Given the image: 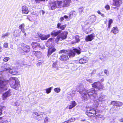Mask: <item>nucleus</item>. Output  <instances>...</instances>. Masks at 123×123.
I'll return each instance as SVG.
<instances>
[{
  "mask_svg": "<svg viewBox=\"0 0 123 123\" xmlns=\"http://www.w3.org/2000/svg\"><path fill=\"white\" fill-rule=\"evenodd\" d=\"M10 69V65L8 64L0 67V91H1L7 89L8 84L9 82L11 87L16 90H18L20 86L19 81L17 78L11 77L9 80L4 79L3 75L4 72L6 71L9 72Z\"/></svg>",
  "mask_w": 123,
  "mask_h": 123,
  "instance_id": "obj_1",
  "label": "nucleus"
},
{
  "mask_svg": "<svg viewBox=\"0 0 123 123\" xmlns=\"http://www.w3.org/2000/svg\"><path fill=\"white\" fill-rule=\"evenodd\" d=\"M83 87V85L81 84L79 87H77L76 88L77 91L79 92L81 94L82 100H86L89 98L92 99V97L95 98L97 95V92L94 90L89 91L84 88Z\"/></svg>",
  "mask_w": 123,
  "mask_h": 123,
  "instance_id": "obj_2",
  "label": "nucleus"
},
{
  "mask_svg": "<svg viewBox=\"0 0 123 123\" xmlns=\"http://www.w3.org/2000/svg\"><path fill=\"white\" fill-rule=\"evenodd\" d=\"M68 33L67 31H64L61 33L60 35H58L55 40L57 43H58L59 41H62L67 38Z\"/></svg>",
  "mask_w": 123,
  "mask_h": 123,
  "instance_id": "obj_3",
  "label": "nucleus"
},
{
  "mask_svg": "<svg viewBox=\"0 0 123 123\" xmlns=\"http://www.w3.org/2000/svg\"><path fill=\"white\" fill-rule=\"evenodd\" d=\"M86 114L89 117H93L96 114V111L94 108L90 107L87 108Z\"/></svg>",
  "mask_w": 123,
  "mask_h": 123,
  "instance_id": "obj_4",
  "label": "nucleus"
},
{
  "mask_svg": "<svg viewBox=\"0 0 123 123\" xmlns=\"http://www.w3.org/2000/svg\"><path fill=\"white\" fill-rule=\"evenodd\" d=\"M44 113L43 112H34L33 115L35 117V118L38 121H41L42 120L43 117V115Z\"/></svg>",
  "mask_w": 123,
  "mask_h": 123,
  "instance_id": "obj_5",
  "label": "nucleus"
},
{
  "mask_svg": "<svg viewBox=\"0 0 123 123\" xmlns=\"http://www.w3.org/2000/svg\"><path fill=\"white\" fill-rule=\"evenodd\" d=\"M61 2L58 1L53 2L51 5V9L53 10L55 9L56 8H61Z\"/></svg>",
  "mask_w": 123,
  "mask_h": 123,
  "instance_id": "obj_6",
  "label": "nucleus"
},
{
  "mask_svg": "<svg viewBox=\"0 0 123 123\" xmlns=\"http://www.w3.org/2000/svg\"><path fill=\"white\" fill-rule=\"evenodd\" d=\"M107 99V97L105 96L103 94H101L99 96L98 98V103H97V105H98L99 103H103Z\"/></svg>",
  "mask_w": 123,
  "mask_h": 123,
  "instance_id": "obj_7",
  "label": "nucleus"
},
{
  "mask_svg": "<svg viewBox=\"0 0 123 123\" xmlns=\"http://www.w3.org/2000/svg\"><path fill=\"white\" fill-rule=\"evenodd\" d=\"M76 53L78 54H80V50H78L76 49H74L73 50H71L69 54L68 55L69 57H73L75 55Z\"/></svg>",
  "mask_w": 123,
  "mask_h": 123,
  "instance_id": "obj_8",
  "label": "nucleus"
},
{
  "mask_svg": "<svg viewBox=\"0 0 123 123\" xmlns=\"http://www.w3.org/2000/svg\"><path fill=\"white\" fill-rule=\"evenodd\" d=\"M71 1V0H63V3L62 1H59L61 3V8L62 7L68 6H69Z\"/></svg>",
  "mask_w": 123,
  "mask_h": 123,
  "instance_id": "obj_9",
  "label": "nucleus"
},
{
  "mask_svg": "<svg viewBox=\"0 0 123 123\" xmlns=\"http://www.w3.org/2000/svg\"><path fill=\"white\" fill-rule=\"evenodd\" d=\"M95 37V34L92 33L87 36L85 38V40L87 42L91 41Z\"/></svg>",
  "mask_w": 123,
  "mask_h": 123,
  "instance_id": "obj_10",
  "label": "nucleus"
},
{
  "mask_svg": "<svg viewBox=\"0 0 123 123\" xmlns=\"http://www.w3.org/2000/svg\"><path fill=\"white\" fill-rule=\"evenodd\" d=\"M11 95V92L9 91L4 93L2 96L3 100H6L7 98L10 97Z\"/></svg>",
  "mask_w": 123,
  "mask_h": 123,
  "instance_id": "obj_11",
  "label": "nucleus"
},
{
  "mask_svg": "<svg viewBox=\"0 0 123 123\" xmlns=\"http://www.w3.org/2000/svg\"><path fill=\"white\" fill-rule=\"evenodd\" d=\"M113 1L112 5L117 7H119L122 3V0H113Z\"/></svg>",
  "mask_w": 123,
  "mask_h": 123,
  "instance_id": "obj_12",
  "label": "nucleus"
},
{
  "mask_svg": "<svg viewBox=\"0 0 123 123\" xmlns=\"http://www.w3.org/2000/svg\"><path fill=\"white\" fill-rule=\"evenodd\" d=\"M59 59L60 60L65 61L69 59L68 55L66 54H62L60 57Z\"/></svg>",
  "mask_w": 123,
  "mask_h": 123,
  "instance_id": "obj_13",
  "label": "nucleus"
},
{
  "mask_svg": "<svg viewBox=\"0 0 123 123\" xmlns=\"http://www.w3.org/2000/svg\"><path fill=\"white\" fill-rule=\"evenodd\" d=\"M31 45L33 48L37 47L40 48L42 49H44L45 48V47L43 46H42L41 45H40V44L39 43H37L33 42Z\"/></svg>",
  "mask_w": 123,
  "mask_h": 123,
  "instance_id": "obj_14",
  "label": "nucleus"
},
{
  "mask_svg": "<svg viewBox=\"0 0 123 123\" xmlns=\"http://www.w3.org/2000/svg\"><path fill=\"white\" fill-rule=\"evenodd\" d=\"M29 12V10L27 7L25 6L22 7V13L23 14H27Z\"/></svg>",
  "mask_w": 123,
  "mask_h": 123,
  "instance_id": "obj_15",
  "label": "nucleus"
},
{
  "mask_svg": "<svg viewBox=\"0 0 123 123\" xmlns=\"http://www.w3.org/2000/svg\"><path fill=\"white\" fill-rule=\"evenodd\" d=\"M76 105V103L74 101H73L71 102L70 105L67 106L66 108H68L69 109H71L74 107Z\"/></svg>",
  "mask_w": 123,
  "mask_h": 123,
  "instance_id": "obj_16",
  "label": "nucleus"
},
{
  "mask_svg": "<svg viewBox=\"0 0 123 123\" xmlns=\"http://www.w3.org/2000/svg\"><path fill=\"white\" fill-rule=\"evenodd\" d=\"M88 58L87 57H84L80 59L79 60V63L81 64H84L87 62Z\"/></svg>",
  "mask_w": 123,
  "mask_h": 123,
  "instance_id": "obj_17",
  "label": "nucleus"
},
{
  "mask_svg": "<svg viewBox=\"0 0 123 123\" xmlns=\"http://www.w3.org/2000/svg\"><path fill=\"white\" fill-rule=\"evenodd\" d=\"M25 27V25L24 24H22L20 25L19 26V29H20L21 31L24 33V35L25 37L26 35V34L25 32V31L24 27Z\"/></svg>",
  "mask_w": 123,
  "mask_h": 123,
  "instance_id": "obj_18",
  "label": "nucleus"
},
{
  "mask_svg": "<svg viewBox=\"0 0 123 123\" xmlns=\"http://www.w3.org/2000/svg\"><path fill=\"white\" fill-rule=\"evenodd\" d=\"M8 72L11 74L13 75H16L17 74V69L14 67L12 69L11 68Z\"/></svg>",
  "mask_w": 123,
  "mask_h": 123,
  "instance_id": "obj_19",
  "label": "nucleus"
},
{
  "mask_svg": "<svg viewBox=\"0 0 123 123\" xmlns=\"http://www.w3.org/2000/svg\"><path fill=\"white\" fill-rule=\"evenodd\" d=\"M30 51V49L29 47L28 46H25L22 48L21 52L22 53H24Z\"/></svg>",
  "mask_w": 123,
  "mask_h": 123,
  "instance_id": "obj_20",
  "label": "nucleus"
},
{
  "mask_svg": "<svg viewBox=\"0 0 123 123\" xmlns=\"http://www.w3.org/2000/svg\"><path fill=\"white\" fill-rule=\"evenodd\" d=\"M50 36V34H48L47 35H44L42 34H40L39 35V37L42 40L47 39Z\"/></svg>",
  "mask_w": 123,
  "mask_h": 123,
  "instance_id": "obj_21",
  "label": "nucleus"
},
{
  "mask_svg": "<svg viewBox=\"0 0 123 123\" xmlns=\"http://www.w3.org/2000/svg\"><path fill=\"white\" fill-rule=\"evenodd\" d=\"M62 31L61 30H59L57 31H53L51 32V34L52 36L55 37L59 34Z\"/></svg>",
  "mask_w": 123,
  "mask_h": 123,
  "instance_id": "obj_22",
  "label": "nucleus"
},
{
  "mask_svg": "<svg viewBox=\"0 0 123 123\" xmlns=\"http://www.w3.org/2000/svg\"><path fill=\"white\" fill-rule=\"evenodd\" d=\"M56 49L54 48H51L48 49V56H50L52 53L55 51Z\"/></svg>",
  "mask_w": 123,
  "mask_h": 123,
  "instance_id": "obj_23",
  "label": "nucleus"
},
{
  "mask_svg": "<svg viewBox=\"0 0 123 123\" xmlns=\"http://www.w3.org/2000/svg\"><path fill=\"white\" fill-rule=\"evenodd\" d=\"M66 25H62L61 23H58L57 25V28L62 30H63L65 28Z\"/></svg>",
  "mask_w": 123,
  "mask_h": 123,
  "instance_id": "obj_24",
  "label": "nucleus"
},
{
  "mask_svg": "<svg viewBox=\"0 0 123 123\" xmlns=\"http://www.w3.org/2000/svg\"><path fill=\"white\" fill-rule=\"evenodd\" d=\"M33 53L35 54V55L38 58H40L42 56V53L40 51H34Z\"/></svg>",
  "mask_w": 123,
  "mask_h": 123,
  "instance_id": "obj_25",
  "label": "nucleus"
},
{
  "mask_svg": "<svg viewBox=\"0 0 123 123\" xmlns=\"http://www.w3.org/2000/svg\"><path fill=\"white\" fill-rule=\"evenodd\" d=\"M89 19L90 21L92 22H93L95 21L96 17L95 15H92L89 18Z\"/></svg>",
  "mask_w": 123,
  "mask_h": 123,
  "instance_id": "obj_26",
  "label": "nucleus"
},
{
  "mask_svg": "<svg viewBox=\"0 0 123 123\" xmlns=\"http://www.w3.org/2000/svg\"><path fill=\"white\" fill-rule=\"evenodd\" d=\"M21 32V31L19 30H15L14 32V36L15 37H18L19 36Z\"/></svg>",
  "mask_w": 123,
  "mask_h": 123,
  "instance_id": "obj_27",
  "label": "nucleus"
},
{
  "mask_svg": "<svg viewBox=\"0 0 123 123\" xmlns=\"http://www.w3.org/2000/svg\"><path fill=\"white\" fill-rule=\"evenodd\" d=\"M111 32L114 34H116L118 32V30L117 27H113Z\"/></svg>",
  "mask_w": 123,
  "mask_h": 123,
  "instance_id": "obj_28",
  "label": "nucleus"
},
{
  "mask_svg": "<svg viewBox=\"0 0 123 123\" xmlns=\"http://www.w3.org/2000/svg\"><path fill=\"white\" fill-rule=\"evenodd\" d=\"M8 121L3 117H0V123H8Z\"/></svg>",
  "mask_w": 123,
  "mask_h": 123,
  "instance_id": "obj_29",
  "label": "nucleus"
},
{
  "mask_svg": "<svg viewBox=\"0 0 123 123\" xmlns=\"http://www.w3.org/2000/svg\"><path fill=\"white\" fill-rule=\"evenodd\" d=\"M53 38H51L48 40L46 44L47 47H50L51 45H49V44L52 43V42L53 41Z\"/></svg>",
  "mask_w": 123,
  "mask_h": 123,
  "instance_id": "obj_30",
  "label": "nucleus"
},
{
  "mask_svg": "<svg viewBox=\"0 0 123 123\" xmlns=\"http://www.w3.org/2000/svg\"><path fill=\"white\" fill-rule=\"evenodd\" d=\"M75 119L74 117H72L69 119L68 121H65L63 123H68L69 122H73L75 121Z\"/></svg>",
  "mask_w": 123,
  "mask_h": 123,
  "instance_id": "obj_31",
  "label": "nucleus"
},
{
  "mask_svg": "<svg viewBox=\"0 0 123 123\" xmlns=\"http://www.w3.org/2000/svg\"><path fill=\"white\" fill-rule=\"evenodd\" d=\"M100 84V83L99 82H96L93 84L92 87L94 88H97L99 85Z\"/></svg>",
  "mask_w": 123,
  "mask_h": 123,
  "instance_id": "obj_32",
  "label": "nucleus"
},
{
  "mask_svg": "<svg viewBox=\"0 0 123 123\" xmlns=\"http://www.w3.org/2000/svg\"><path fill=\"white\" fill-rule=\"evenodd\" d=\"M70 15V16L75 17L77 15V13L75 11H72L71 12Z\"/></svg>",
  "mask_w": 123,
  "mask_h": 123,
  "instance_id": "obj_33",
  "label": "nucleus"
},
{
  "mask_svg": "<svg viewBox=\"0 0 123 123\" xmlns=\"http://www.w3.org/2000/svg\"><path fill=\"white\" fill-rule=\"evenodd\" d=\"M12 105L13 106H18L20 105V104L18 102L16 101V102H13L12 104Z\"/></svg>",
  "mask_w": 123,
  "mask_h": 123,
  "instance_id": "obj_34",
  "label": "nucleus"
},
{
  "mask_svg": "<svg viewBox=\"0 0 123 123\" xmlns=\"http://www.w3.org/2000/svg\"><path fill=\"white\" fill-rule=\"evenodd\" d=\"M53 67L55 68L56 70H58L60 69V68L58 67L56 63H54L53 64Z\"/></svg>",
  "mask_w": 123,
  "mask_h": 123,
  "instance_id": "obj_35",
  "label": "nucleus"
},
{
  "mask_svg": "<svg viewBox=\"0 0 123 123\" xmlns=\"http://www.w3.org/2000/svg\"><path fill=\"white\" fill-rule=\"evenodd\" d=\"M52 88V87H50L45 89V90L46 91V93L47 94H49Z\"/></svg>",
  "mask_w": 123,
  "mask_h": 123,
  "instance_id": "obj_36",
  "label": "nucleus"
},
{
  "mask_svg": "<svg viewBox=\"0 0 123 123\" xmlns=\"http://www.w3.org/2000/svg\"><path fill=\"white\" fill-rule=\"evenodd\" d=\"M68 18V17L66 15L64 16L63 17H61L60 18V21H62L64 19V18Z\"/></svg>",
  "mask_w": 123,
  "mask_h": 123,
  "instance_id": "obj_37",
  "label": "nucleus"
},
{
  "mask_svg": "<svg viewBox=\"0 0 123 123\" xmlns=\"http://www.w3.org/2000/svg\"><path fill=\"white\" fill-rule=\"evenodd\" d=\"M67 53V52L66 50H62L60 51L59 52L60 54L63 53V54H65Z\"/></svg>",
  "mask_w": 123,
  "mask_h": 123,
  "instance_id": "obj_38",
  "label": "nucleus"
},
{
  "mask_svg": "<svg viewBox=\"0 0 123 123\" xmlns=\"http://www.w3.org/2000/svg\"><path fill=\"white\" fill-rule=\"evenodd\" d=\"M60 90L61 89L60 88H55L54 89V91L57 93L59 92Z\"/></svg>",
  "mask_w": 123,
  "mask_h": 123,
  "instance_id": "obj_39",
  "label": "nucleus"
},
{
  "mask_svg": "<svg viewBox=\"0 0 123 123\" xmlns=\"http://www.w3.org/2000/svg\"><path fill=\"white\" fill-rule=\"evenodd\" d=\"M113 22V20L112 19H110L108 23V28H110V25L111 24H112Z\"/></svg>",
  "mask_w": 123,
  "mask_h": 123,
  "instance_id": "obj_40",
  "label": "nucleus"
},
{
  "mask_svg": "<svg viewBox=\"0 0 123 123\" xmlns=\"http://www.w3.org/2000/svg\"><path fill=\"white\" fill-rule=\"evenodd\" d=\"M123 105L122 102H117V106H120Z\"/></svg>",
  "mask_w": 123,
  "mask_h": 123,
  "instance_id": "obj_41",
  "label": "nucleus"
},
{
  "mask_svg": "<svg viewBox=\"0 0 123 123\" xmlns=\"http://www.w3.org/2000/svg\"><path fill=\"white\" fill-rule=\"evenodd\" d=\"M76 42H77L80 41L79 37L78 36H76L75 37Z\"/></svg>",
  "mask_w": 123,
  "mask_h": 123,
  "instance_id": "obj_42",
  "label": "nucleus"
},
{
  "mask_svg": "<svg viewBox=\"0 0 123 123\" xmlns=\"http://www.w3.org/2000/svg\"><path fill=\"white\" fill-rule=\"evenodd\" d=\"M86 80L87 82L90 83H92L93 82L92 80V79L88 78H86Z\"/></svg>",
  "mask_w": 123,
  "mask_h": 123,
  "instance_id": "obj_43",
  "label": "nucleus"
},
{
  "mask_svg": "<svg viewBox=\"0 0 123 123\" xmlns=\"http://www.w3.org/2000/svg\"><path fill=\"white\" fill-rule=\"evenodd\" d=\"M83 7H81L79 9V11L80 14L83 12Z\"/></svg>",
  "mask_w": 123,
  "mask_h": 123,
  "instance_id": "obj_44",
  "label": "nucleus"
},
{
  "mask_svg": "<svg viewBox=\"0 0 123 123\" xmlns=\"http://www.w3.org/2000/svg\"><path fill=\"white\" fill-rule=\"evenodd\" d=\"M117 101H112L111 102V104L114 106H117Z\"/></svg>",
  "mask_w": 123,
  "mask_h": 123,
  "instance_id": "obj_45",
  "label": "nucleus"
},
{
  "mask_svg": "<svg viewBox=\"0 0 123 123\" xmlns=\"http://www.w3.org/2000/svg\"><path fill=\"white\" fill-rule=\"evenodd\" d=\"M105 8L106 10H109L110 9V7L109 5H107L105 6Z\"/></svg>",
  "mask_w": 123,
  "mask_h": 123,
  "instance_id": "obj_46",
  "label": "nucleus"
},
{
  "mask_svg": "<svg viewBox=\"0 0 123 123\" xmlns=\"http://www.w3.org/2000/svg\"><path fill=\"white\" fill-rule=\"evenodd\" d=\"M103 88V86L100 83V85H99L97 88L98 90H100L101 89H102Z\"/></svg>",
  "mask_w": 123,
  "mask_h": 123,
  "instance_id": "obj_47",
  "label": "nucleus"
},
{
  "mask_svg": "<svg viewBox=\"0 0 123 123\" xmlns=\"http://www.w3.org/2000/svg\"><path fill=\"white\" fill-rule=\"evenodd\" d=\"M10 35V33H6L3 34L2 36V37H8Z\"/></svg>",
  "mask_w": 123,
  "mask_h": 123,
  "instance_id": "obj_48",
  "label": "nucleus"
},
{
  "mask_svg": "<svg viewBox=\"0 0 123 123\" xmlns=\"http://www.w3.org/2000/svg\"><path fill=\"white\" fill-rule=\"evenodd\" d=\"M9 59V58L8 57H6L3 59V61L5 62H7Z\"/></svg>",
  "mask_w": 123,
  "mask_h": 123,
  "instance_id": "obj_49",
  "label": "nucleus"
},
{
  "mask_svg": "<svg viewBox=\"0 0 123 123\" xmlns=\"http://www.w3.org/2000/svg\"><path fill=\"white\" fill-rule=\"evenodd\" d=\"M3 46L5 48H7L8 47V43H5L3 45Z\"/></svg>",
  "mask_w": 123,
  "mask_h": 123,
  "instance_id": "obj_50",
  "label": "nucleus"
},
{
  "mask_svg": "<svg viewBox=\"0 0 123 123\" xmlns=\"http://www.w3.org/2000/svg\"><path fill=\"white\" fill-rule=\"evenodd\" d=\"M32 15H34L36 16H37L38 15V14L36 12H32Z\"/></svg>",
  "mask_w": 123,
  "mask_h": 123,
  "instance_id": "obj_51",
  "label": "nucleus"
},
{
  "mask_svg": "<svg viewBox=\"0 0 123 123\" xmlns=\"http://www.w3.org/2000/svg\"><path fill=\"white\" fill-rule=\"evenodd\" d=\"M48 118L47 117H46L44 119V122L46 123L48 122Z\"/></svg>",
  "mask_w": 123,
  "mask_h": 123,
  "instance_id": "obj_52",
  "label": "nucleus"
},
{
  "mask_svg": "<svg viewBox=\"0 0 123 123\" xmlns=\"http://www.w3.org/2000/svg\"><path fill=\"white\" fill-rule=\"evenodd\" d=\"M103 72H102L101 73H98V76H103Z\"/></svg>",
  "mask_w": 123,
  "mask_h": 123,
  "instance_id": "obj_53",
  "label": "nucleus"
},
{
  "mask_svg": "<svg viewBox=\"0 0 123 123\" xmlns=\"http://www.w3.org/2000/svg\"><path fill=\"white\" fill-rule=\"evenodd\" d=\"M96 70H93L91 73L92 75L95 74L96 73Z\"/></svg>",
  "mask_w": 123,
  "mask_h": 123,
  "instance_id": "obj_54",
  "label": "nucleus"
},
{
  "mask_svg": "<svg viewBox=\"0 0 123 123\" xmlns=\"http://www.w3.org/2000/svg\"><path fill=\"white\" fill-rule=\"evenodd\" d=\"M104 72V73H105V74H108V72L106 70H105Z\"/></svg>",
  "mask_w": 123,
  "mask_h": 123,
  "instance_id": "obj_55",
  "label": "nucleus"
},
{
  "mask_svg": "<svg viewBox=\"0 0 123 123\" xmlns=\"http://www.w3.org/2000/svg\"><path fill=\"white\" fill-rule=\"evenodd\" d=\"M10 48L11 49H13V45L12 44H11L10 45Z\"/></svg>",
  "mask_w": 123,
  "mask_h": 123,
  "instance_id": "obj_56",
  "label": "nucleus"
},
{
  "mask_svg": "<svg viewBox=\"0 0 123 123\" xmlns=\"http://www.w3.org/2000/svg\"><path fill=\"white\" fill-rule=\"evenodd\" d=\"M97 13L98 14L100 15H103V14H102L101 13L100 11H98L97 12Z\"/></svg>",
  "mask_w": 123,
  "mask_h": 123,
  "instance_id": "obj_57",
  "label": "nucleus"
},
{
  "mask_svg": "<svg viewBox=\"0 0 123 123\" xmlns=\"http://www.w3.org/2000/svg\"><path fill=\"white\" fill-rule=\"evenodd\" d=\"M119 121L121 122H123V118H121L119 120Z\"/></svg>",
  "mask_w": 123,
  "mask_h": 123,
  "instance_id": "obj_58",
  "label": "nucleus"
},
{
  "mask_svg": "<svg viewBox=\"0 0 123 123\" xmlns=\"http://www.w3.org/2000/svg\"><path fill=\"white\" fill-rule=\"evenodd\" d=\"M2 111L1 109H0V115H1L2 114Z\"/></svg>",
  "mask_w": 123,
  "mask_h": 123,
  "instance_id": "obj_59",
  "label": "nucleus"
},
{
  "mask_svg": "<svg viewBox=\"0 0 123 123\" xmlns=\"http://www.w3.org/2000/svg\"><path fill=\"white\" fill-rule=\"evenodd\" d=\"M104 79L103 78L101 80L102 81H104Z\"/></svg>",
  "mask_w": 123,
  "mask_h": 123,
  "instance_id": "obj_60",
  "label": "nucleus"
},
{
  "mask_svg": "<svg viewBox=\"0 0 123 123\" xmlns=\"http://www.w3.org/2000/svg\"><path fill=\"white\" fill-rule=\"evenodd\" d=\"M42 13L43 14L44 13V11H43L42 10Z\"/></svg>",
  "mask_w": 123,
  "mask_h": 123,
  "instance_id": "obj_61",
  "label": "nucleus"
},
{
  "mask_svg": "<svg viewBox=\"0 0 123 123\" xmlns=\"http://www.w3.org/2000/svg\"><path fill=\"white\" fill-rule=\"evenodd\" d=\"M85 121V119H83V120H81V121Z\"/></svg>",
  "mask_w": 123,
  "mask_h": 123,
  "instance_id": "obj_62",
  "label": "nucleus"
},
{
  "mask_svg": "<svg viewBox=\"0 0 123 123\" xmlns=\"http://www.w3.org/2000/svg\"><path fill=\"white\" fill-rule=\"evenodd\" d=\"M1 51V49L0 48V52Z\"/></svg>",
  "mask_w": 123,
  "mask_h": 123,
  "instance_id": "obj_63",
  "label": "nucleus"
},
{
  "mask_svg": "<svg viewBox=\"0 0 123 123\" xmlns=\"http://www.w3.org/2000/svg\"><path fill=\"white\" fill-rule=\"evenodd\" d=\"M113 8L114 9H115V8H116V7H113Z\"/></svg>",
  "mask_w": 123,
  "mask_h": 123,
  "instance_id": "obj_64",
  "label": "nucleus"
}]
</instances>
